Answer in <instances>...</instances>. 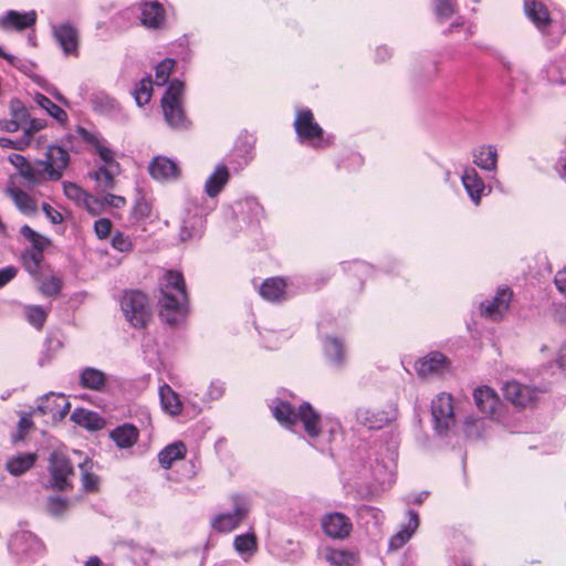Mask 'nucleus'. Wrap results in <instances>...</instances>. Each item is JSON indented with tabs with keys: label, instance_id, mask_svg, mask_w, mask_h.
Masks as SVG:
<instances>
[{
	"label": "nucleus",
	"instance_id": "1",
	"mask_svg": "<svg viewBox=\"0 0 566 566\" xmlns=\"http://www.w3.org/2000/svg\"><path fill=\"white\" fill-rule=\"evenodd\" d=\"M159 317L170 326L178 325L188 313V293L182 273L168 270L159 284Z\"/></svg>",
	"mask_w": 566,
	"mask_h": 566
},
{
	"label": "nucleus",
	"instance_id": "2",
	"mask_svg": "<svg viewBox=\"0 0 566 566\" xmlns=\"http://www.w3.org/2000/svg\"><path fill=\"white\" fill-rule=\"evenodd\" d=\"M120 310L126 321L134 328H146L153 313L149 298L146 293L139 290H126L119 301Z\"/></svg>",
	"mask_w": 566,
	"mask_h": 566
},
{
	"label": "nucleus",
	"instance_id": "3",
	"mask_svg": "<svg viewBox=\"0 0 566 566\" xmlns=\"http://www.w3.org/2000/svg\"><path fill=\"white\" fill-rule=\"evenodd\" d=\"M184 93V83L174 80L169 83L167 91L161 98V107L167 124L175 129H187L190 126L184 107L181 96Z\"/></svg>",
	"mask_w": 566,
	"mask_h": 566
},
{
	"label": "nucleus",
	"instance_id": "4",
	"mask_svg": "<svg viewBox=\"0 0 566 566\" xmlns=\"http://www.w3.org/2000/svg\"><path fill=\"white\" fill-rule=\"evenodd\" d=\"M48 471L50 481L48 489L66 492L74 488L72 479L75 475L74 467L67 455L53 451L49 458Z\"/></svg>",
	"mask_w": 566,
	"mask_h": 566
},
{
	"label": "nucleus",
	"instance_id": "5",
	"mask_svg": "<svg viewBox=\"0 0 566 566\" xmlns=\"http://www.w3.org/2000/svg\"><path fill=\"white\" fill-rule=\"evenodd\" d=\"M293 125L297 138L302 143H311L315 148H324L331 145L329 139L324 138V129L315 120L314 114L311 109H298Z\"/></svg>",
	"mask_w": 566,
	"mask_h": 566
},
{
	"label": "nucleus",
	"instance_id": "6",
	"mask_svg": "<svg viewBox=\"0 0 566 566\" xmlns=\"http://www.w3.org/2000/svg\"><path fill=\"white\" fill-rule=\"evenodd\" d=\"M70 164L69 153L60 146H49L45 153V159L36 161L38 166L43 169V175L48 176L49 180L57 181L62 178L64 170Z\"/></svg>",
	"mask_w": 566,
	"mask_h": 566
},
{
	"label": "nucleus",
	"instance_id": "7",
	"mask_svg": "<svg viewBox=\"0 0 566 566\" xmlns=\"http://www.w3.org/2000/svg\"><path fill=\"white\" fill-rule=\"evenodd\" d=\"M233 512L218 514L211 522V526L219 533H230L238 528L249 513L248 505L240 496H233Z\"/></svg>",
	"mask_w": 566,
	"mask_h": 566
},
{
	"label": "nucleus",
	"instance_id": "8",
	"mask_svg": "<svg viewBox=\"0 0 566 566\" xmlns=\"http://www.w3.org/2000/svg\"><path fill=\"white\" fill-rule=\"evenodd\" d=\"M504 398L518 408L534 407L538 399V390L516 380L505 382L502 388Z\"/></svg>",
	"mask_w": 566,
	"mask_h": 566
},
{
	"label": "nucleus",
	"instance_id": "9",
	"mask_svg": "<svg viewBox=\"0 0 566 566\" xmlns=\"http://www.w3.org/2000/svg\"><path fill=\"white\" fill-rule=\"evenodd\" d=\"M512 298V289L507 286L500 287L491 300L481 303V314L491 321H500L507 313Z\"/></svg>",
	"mask_w": 566,
	"mask_h": 566
},
{
	"label": "nucleus",
	"instance_id": "10",
	"mask_svg": "<svg viewBox=\"0 0 566 566\" xmlns=\"http://www.w3.org/2000/svg\"><path fill=\"white\" fill-rule=\"evenodd\" d=\"M431 413L434 428L440 433L447 432L454 424L452 397L449 394H440L431 403Z\"/></svg>",
	"mask_w": 566,
	"mask_h": 566
},
{
	"label": "nucleus",
	"instance_id": "11",
	"mask_svg": "<svg viewBox=\"0 0 566 566\" xmlns=\"http://www.w3.org/2000/svg\"><path fill=\"white\" fill-rule=\"evenodd\" d=\"M71 405L64 395L48 394L43 396L35 413L46 416L53 423L62 421L70 412Z\"/></svg>",
	"mask_w": 566,
	"mask_h": 566
},
{
	"label": "nucleus",
	"instance_id": "12",
	"mask_svg": "<svg viewBox=\"0 0 566 566\" xmlns=\"http://www.w3.org/2000/svg\"><path fill=\"white\" fill-rule=\"evenodd\" d=\"M321 526L324 534L334 539H346L353 531L350 518L339 512L325 514L321 520Z\"/></svg>",
	"mask_w": 566,
	"mask_h": 566
},
{
	"label": "nucleus",
	"instance_id": "13",
	"mask_svg": "<svg viewBox=\"0 0 566 566\" xmlns=\"http://www.w3.org/2000/svg\"><path fill=\"white\" fill-rule=\"evenodd\" d=\"M140 23L151 30H160L166 25V10L159 1H144L139 6Z\"/></svg>",
	"mask_w": 566,
	"mask_h": 566
},
{
	"label": "nucleus",
	"instance_id": "14",
	"mask_svg": "<svg viewBox=\"0 0 566 566\" xmlns=\"http://www.w3.org/2000/svg\"><path fill=\"white\" fill-rule=\"evenodd\" d=\"M297 422L303 424L304 431L311 439L322 434V417L310 402H302L297 407Z\"/></svg>",
	"mask_w": 566,
	"mask_h": 566
},
{
	"label": "nucleus",
	"instance_id": "15",
	"mask_svg": "<svg viewBox=\"0 0 566 566\" xmlns=\"http://www.w3.org/2000/svg\"><path fill=\"white\" fill-rule=\"evenodd\" d=\"M38 14L34 10L19 12L9 10L0 18V28L6 31H24L35 25Z\"/></svg>",
	"mask_w": 566,
	"mask_h": 566
},
{
	"label": "nucleus",
	"instance_id": "16",
	"mask_svg": "<svg viewBox=\"0 0 566 566\" xmlns=\"http://www.w3.org/2000/svg\"><path fill=\"white\" fill-rule=\"evenodd\" d=\"M53 35L66 55L78 56L80 36L77 30L70 23L53 28Z\"/></svg>",
	"mask_w": 566,
	"mask_h": 566
},
{
	"label": "nucleus",
	"instance_id": "17",
	"mask_svg": "<svg viewBox=\"0 0 566 566\" xmlns=\"http://www.w3.org/2000/svg\"><path fill=\"white\" fill-rule=\"evenodd\" d=\"M449 361L447 357L439 353L433 352L416 363V370L422 378L442 374L448 369Z\"/></svg>",
	"mask_w": 566,
	"mask_h": 566
},
{
	"label": "nucleus",
	"instance_id": "18",
	"mask_svg": "<svg viewBox=\"0 0 566 566\" xmlns=\"http://www.w3.org/2000/svg\"><path fill=\"white\" fill-rule=\"evenodd\" d=\"M473 398L482 413L491 417L495 415L500 406V397L494 389L489 386H481L474 390Z\"/></svg>",
	"mask_w": 566,
	"mask_h": 566
},
{
	"label": "nucleus",
	"instance_id": "19",
	"mask_svg": "<svg viewBox=\"0 0 566 566\" xmlns=\"http://www.w3.org/2000/svg\"><path fill=\"white\" fill-rule=\"evenodd\" d=\"M524 11L526 17L541 31L548 29L552 24L551 13L547 7L538 0H525Z\"/></svg>",
	"mask_w": 566,
	"mask_h": 566
},
{
	"label": "nucleus",
	"instance_id": "20",
	"mask_svg": "<svg viewBox=\"0 0 566 566\" xmlns=\"http://www.w3.org/2000/svg\"><path fill=\"white\" fill-rule=\"evenodd\" d=\"M462 185L471 200L479 205L485 189L483 179L474 168H465L461 177Z\"/></svg>",
	"mask_w": 566,
	"mask_h": 566
},
{
	"label": "nucleus",
	"instance_id": "21",
	"mask_svg": "<svg viewBox=\"0 0 566 566\" xmlns=\"http://www.w3.org/2000/svg\"><path fill=\"white\" fill-rule=\"evenodd\" d=\"M8 160L17 168L19 175L27 181L38 185L43 180V171L34 168L24 156L20 154H11L8 157Z\"/></svg>",
	"mask_w": 566,
	"mask_h": 566
},
{
	"label": "nucleus",
	"instance_id": "22",
	"mask_svg": "<svg viewBox=\"0 0 566 566\" xmlns=\"http://www.w3.org/2000/svg\"><path fill=\"white\" fill-rule=\"evenodd\" d=\"M109 437L118 448L128 449L137 443L139 431L134 424L124 423L113 429Z\"/></svg>",
	"mask_w": 566,
	"mask_h": 566
},
{
	"label": "nucleus",
	"instance_id": "23",
	"mask_svg": "<svg viewBox=\"0 0 566 566\" xmlns=\"http://www.w3.org/2000/svg\"><path fill=\"white\" fill-rule=\"evenodd\" d=\"M259 293L269 302H280L285 298L286 282L279 276L269 277L260 285Z\"/></svg>",
	"mask_w": 566,
	"mask_h": 566
},
{
	"label": "nucleus",
	"instance_id": "24",
	"mask_svg": "<svg viewBox=\"0 0 566 566\" xmlns=\"http://www.w3.org/2000/svg\"><path fill=\"white\" fill-rule=\"evenodd\" d=\"M357 420L364 427L370 430H379L386 427L389 418L384 410L360 408L356 413Z\"/></svg>",
	"mask_w": 566,
	"mask_h": 566
},
{
	"label": "nucleus",
	"instance_id": "25",
	"mask_svg": "<svg viewBox=\"0 0 566 566\" xmlns=\"http://www.w3.org/2000/svg\"><path fill=\"white\" fill-rule=\"evenodd\" d=\"M153 178L167 180L179 176V168L175 161L166 157H156L149 165Z\"/></svg>",
	"mask_w": 566,
	"mask_h": 566
},
{
	"label": "nucleus",
	"instance_id": "26",
	"mask_svg": "<svg viewBox=\"0 0 566 566\" xmlns=\"http://www.w3.org/2000/svg\"><path fill=\"white\" fill-rule=\"evenodd\" d=\"M229 169L224 165L216 167L214 171L208 177L205 184V192L208 197H217L229 182Z\"/></svg>",
	"mask_w": 566,
	"mask_h": 566
},
{
	"label": "nucleus",
	"instance_id": "27",
	"mask_svg": "<svg viewBox=\"0 0 566 566\" xmlns=\"http://www.w3.org/2000/svg\"><path fill=\"white\" fill-rule=\"evenodd\" d=\"M186 454V444L182 441H176L166 446L158 453V462L163 469L169 470L176 461L185 459Z\"/></svg>",
	"mask_w": 566,
	"mask_h": 566
},
{
	"label": "nucleus",
	"instance_id": "28",
	"mask_svg": "<svg viewBox=\"0 0 566 566\" xmlns=\"http://www.w3.org/2000/svg\"><path fill=\"white\" fill-rule=\"evenodd\" d=\"M409 516L410 518L408 524L401 531L390 537L388 543L389 552L400 549L411 538L412 534L417 530L419 525L418 514L413 511H410Z\"/></svg>",
	"mask_w": 566,
	"mask_h": 566
},
{
	"label": "nucleus",
	"instance_id": "29",
	"mask_svg": "<svg viewBox=\"0 0 566 566\" xmlns=\"http://www.w3.org/2000/svg\"><path fill=\"white\" fill-rule=\"evenodd\" d=\"M107 382L106 375L96 368L86 367L80 375V385L90 390L103 391Z\"/></svg>",
	"mask_w": 566,
	"mask_h": 566
},
{
	"label": "nucleus",
	"instance_id": "30",
	"mask_svg": "<svg viewBox=\"0 0 566 566\" xmlns=\"http://www.w3.org/2000/svg\"><path fill=\"white\" fill-rule=\"evenodd\" d=\"M233 548L245 562L249 560L258 552V537L254 532L237 535Z\"/></svg>",
	"mask_w": 566,
	"mask_h": 566
},
{
	"label": "nucleus",
	"instance_id": "31",
	"mask_svg": "<svg viewBox=\"0 0 566 566\" xmlns=\"http://www.w3.org/2000/svg\"><path fill=\"white\" fill-rule=\"evenodd\" d=\"M160 403L165 412L179 416L182 412V402L179 395L167 384L159 388Z\"/></svg>",
	"mask_w": 566,
	"mask_h": 566
},
{
	"label": "nucleus",
	"instance_id": "32",
	"mask_svg": "<svg viewBox=\"0 0 566 566\" xmlns=\"http://www.w3.org/2000/svg\"><path fill=\"white\" fill-rule=\"evenodd\" d=\"M272 413L276 421L287 429H292L297 423V409L287 401L279 400L272 408Z\"/></svg>",
	"mask_w": 566,
	"mask_h": 566
},
{
	"label": "nucleus",
	"instance_id": "33",
	"mask_svg": "<svg viewBox=\"0 0 566 566\" xmlns=\"http://www.w3.org/2000/svg\"><path fill=\"white\" fill-rule=\"evenodd\" d=\"M324 557L333 566H353L358 562V554L345 548L327 547Z\"/></svg>",
	"mask_w": 566,
	"mask_h": 566
},
{
	"label": "nucleus",
	"instance_id": "34",
	"mask_svg": "<svg viewBox=\"0 0 566 566\" xmlns=\"http://www.w3.org/2000/svg\"><path fill=\"white\" fill-rule=\"evenodd\" d=\"M36 458L35 453L18 454L7 461L6 469L10 474L19 476L34 467Z\"/></svg>",
	"mask_w": 566,
	"mask_h": 566
},
{
	"label": "nucleus",
	"instance_id": "35",
	"mask_svg": "<svg viewBox=\"0 0 566 566\" xmlns=\"http://www.w3.org/2000/svg\"><path fill=\"white\" fill-rule=\"evenodd\" d=\"M82 486L85 492L94 493L99 490V478L94 472V463L86 459L80 464Z\"/></svg>",
	"mask_w": 566,
	"mask_h": 566
},
{
	"label": "nucleus",
	"instance_id": "36",
	"mask_svg": "<svg viewBox=\"0 0 566 566\" xmlns=\"http://www.w3.org/2000/svg\"><path fill=\"white\" fill-rule=\"evenodd\" d=\"M50 307H43L41 305H25L23 307V313L27 322L36 331H42L50 314Z\"/></svg>",
	"mask_w": 566,
	"mask_h": 566
},
{
	"label": "nucleus",
	"instance_id": "37",
	"mask_svg": "<svg viewBox=\"0 0 566 566\" xmlns=\"http://www.w3.org/2000/svg\"><path fill=\"white\" fill-rule=\"evenodd\" d=\"M473 163L483 170L492 171L497 165V151L492 146H482L474 154Z\"/></svg>",
	"mask_w": 566,
	"mask_h": 566
},
{
	"label": "nucleus",
	"instance_id": "38",
	"mask_svg": "<svg viewBox=\"0 0 566 566\" xmlns=\"http://www.w3.org/2000/svg\"><path fill=\"white\" fill-rule=\"evenodd\" d=\"M36 105L48 112L50 116L56 119L60 124H65L69 119L66 112L53 103L48 96L36 93L34 96Z\"/></svg>",
	"mask_w": 566,
	"mask_h": 566
},
{
	"label": "nucleus",
	"instance_id": "39",
	"mask_svg": "<svg viewBox=\"0 0 566 566\" xmlns=\"http://www.w3.org/2000/svg\"><path fill=\"white\" fill-rule=\"evenodd\" d=\"M11 197L17 208L25 216H34L38 212V206L34 198L21 189H12Z\"/></svg>",
	"mask_w": 566,
	"mask_h": 566
},
{
	"label": "nucleus",
	"instance_id": "40",
	"mask_svg": "<svg viewBox=\"0 0 566 566\" xmlns=\"http://www.w3.org/2000/svg\"><path fill=\"white\" fill-rule=\"evenodd\" d=\"M118 170L119 169H116L115 167L102 166L92 175V178L97 181L101 190L106 192L115 188V175Z\"/></svg>",
	"mask_w": 566,
	"mask_h": 566
},
{
	"label": "nucleus",
	"instance_id": "41",
	"mask_svg": "<svg viewBox=\"0 0 566 566\" xmlns=\"http://www.w3.org/2000/svg\"><path fill=\"white\" fill-rule=\"evenodd\" d=\"M153 84L154 82L148 76L140 80L136 85V88L134 90V97L138 106H143L150 101L153 95Z\"/></svg>",
	"mask_w": 566,
	"mask_h": 566
},
{
	"label": "nucleus",
	"instance_id": "42",
	"mask_svg": "<svg viewBox=\"0 0 566 566\" xmlns=\"http://www.w3.org/2000/svg\"><path fill=\"white\" fill-rule=\"evenodd\" d=\"M45 249H28L24 251L22 259L25 269L30 273H36L44 259L43 252Z\"/></svg>",
	"mask_w": 566,
	"mask_h": 566
},
{
	"label": "nucleus",
	"instance_id": "43",
	"mask_svg": "<svg viewBox=\"0 0 566 566\" xmlns=\"http://www.w3.org/2000/svg\"><path fill=\"white\" fill-rule=\"evenodd\" d=\"M69 506L70 502L67 499L59 495H51L46 500L45 511L51 516L60 517L69 510Z\"/></svg>",
	"mask_w": 566,
	"mask_h": 566
},
{
	"label": "nucleus",
	"instance_id": "44",
	"mask_svg": "<svg viewBox=\"0 0 566 566\" xmlns=\"http://www.w3.org/2000/svg\"><path fill=\"white\" fill-rule=\"evenodd\" d=\"M153 212V205L149 202L145 197L138 198L132 210H130V218L135 220L136 222L143 221L145 219H148L151 216Z\"/></svg>",
	"mask_w": 566,
	"mask_h": 566
},
{
	"label": "nucleus",
	"instance_id": "45",
	"mask_svg": "<svg viewBox=\"0 0 566 566\" xmlns=\"http://www.w3.org/2000/svg\"><path fill=\"white\" fill-rule=\"evenodd\" d=\"M21 235L30 242V249H45L50 244V240L34 231L30 226L24 224L20 229Z\"/></svg>",
	"mask_w": 566,
	"mask_h": 566
},
{
	"label": "nucleus",
	"instance_id": "46",
	"mask_svg": "<svg viewBox=\"0 0 566 566\" xmlns=\"http://www.w3.org/2000/svg\"><path fill=\"white\" fill-rule=\"evenodd\" d=\"M10 117L21 124L23 127L28 123L30 114L24 104L19 98H12L9 102Z\"/></svg>",
	"mask_w": 566,
	"mask_h": 566
},
{
	"label": "nucleus",
	"instance_id": "47",
	"mask_svg": "<svg viewBox=\"0 0 566 566\" xmlns=\"http://www.w3.org/2000/svg\"><path fill=\"white\" fill-rule=\"evenodd\" d=\"M63 192L67 199L72 200L77 206H81L88 195L82 187L71 181L63 182Z\"/></svg>",
	"mask_w": 566,
	"mask_h": 566
},
{
	"label": "nucleus",
	"instance_id": "48",
	"mask_svg": "<svg viewBox=\"0 0 566 566\" xmlns=\"http://www.w3.org/2000/svg\"><path fill=\"white\" fill-rule=\"evenodd\" d=\"M175 67V60L165 59L156 66V74L154 83L158 86L165 85L168 82L170 73Z\"/></svg>",
	"mask_w": 566,
	"mask_h": 566
},
{
	"label": "nucleus",
	"instance_id": "49",
	"mask_svg": "<svg viewBox=\"0 0 566 566\" xmlns=\"http://www.w3.org/2000/svg\"><path fill=\"white\" fill-rule=\"evenodd\" d=\"M326 354L336 363H343L345 359L343 343L336 337H328L326 340Z\"/></svg>",
	"mask_w": 566,
	"mask_h": 566
},
{
	"label": "nucleus",
	"instance_id": "50",
	"mask_svg": "<svg viewBox=\"0 0 566 566\" xmlns=\"http://www.w3.org/2000/svg\"><path fill=\"white\" fill-rule=\"evenodd\" d=\"M63 282L57 276H50L42 281L40 292L45 296H56L62 290Z\"/></svg>",
	"mask_w": 566,
	"mask_h": 566
},
{
	"label": "nucleus",
	"instance_id": "51",
	"mask_svg": "<svg viewBox=\"0 0 566 566\" xmlns=\"http://www.w3.org/2000/svg\"><path fill=\"white\" fill-rule=\"evenodd\" d=\"M71 419L78 423L80 426H83L85 428L94 429L96 426L93 423V421H97V417L95 412L85 410V409H76L72 416Z\"/></svg>",
	"mask_w": 566,
	"mask_h": 566
},
{
	"label": "nucleus",
	"instance_id": "52",
	"mask_svg": "<svg viewBox=\"0 0 566 566\" xmlns=\"http://www.w3.org/2000/svg\"><path fill=\"white\" fill-rule=\"evenodd\" d=\"M112 247L119 252L129 253L134 250V242L129 235L116 231L112 238Z\"/></svg>",
	"mask_w": 566,
	"mask_h": 566
},
{
	"label": "nucleus",
	"instance_id": "53",
	"mask_svg": "<svg viewBox=\"0 0 566 566\" xmlns=\"http://www.w3.org/2000/svg\"><path fill=\"white\" fill-rule=\"evenodd\" d=\"M46 127V120L40 118H30L23 127L22 136L28 139L29 146L31 145L33 135Z\"/></svg>",
	"mask_w": 566,
	"mask_h": 566
},
{
	"label": "nucleus",
	"instance_id": "54",
	"mask_svg": "<svg viewBox=\"0 0 566 566\" xmlns=\"http://www.w3.org/2000/svg\"><path fill=\"white\" fill-rule=\"evenodd\" d=\"M96 153L99 158L103 160L104 166L115 167L119 169V164L115 160L114 151L106 147L102 142L95 147Z\"/></svg>",
	"mask_w": 566,
	"mask_h": 566
},
{
	"label": "nucleus",
	"instance_id": "55",
	"mask_svg": "<svg viewBox=\"0 0 566 566\" xmlns=\"http://www.w3.org/2000/svg\"><path fill=\"white\" fill-rule=\"evenodd\" d=\"M80 207H83L92 216H98L103 211L104 200L88 193Z\"/></svg>",
	"mask_w": 566,
	"mask_h": 566
},
{
	"label": "nucleus",
	"instance_id": "56",
	"mask_svg": "<svg viewBox=\"0 0 566 566\" xmlns=\"http://www.w3.org/2000/svg\"><path fill=\"white\" fill-rule=\"evenodd\" d=\"M454 0H437L436 13L440 19H449L455 11Z\"/></svg>",
	"mask_w": 566,
	"mask_h": 566
},
{
	"label": "nucleus",
	"instance_id": "57",
	"mask_svg": "<svg viewBox=\"0 0 566 566\" xmlns=\"http://www.w3.org/2000/svg\"><path fill=\"white\" fill-rule=\"evenodd\" d=\"M112 221L107 218H99L94 222V231L98 239H106L112 232Z\"/></svg>",
	"mask_w": 566,
	"mask_h": 566
},
{
	"label": "nucleus",
	"instance_id": "58",
	"mask_svg": "<svg viewBox=\"0 0 566 566\" xmlns=\"http://www.w3.org/2000/svg\"><path fill=\"white\" fill-rule=\"evenodd\" d=\"M0 147L3 149L24 150L29 147V144L28 139L23 136L14 140L7 137H0Z\"/></svg>",
	"mask_w": 566,
	"mask_h": 566
},
{
	"label": "nucleus",
	"instance_id": "59",
	"mask_svg": "<svg viewBox=\"0 0 566 566\" xmlns=\"http://www.w3.org/2000/svg\"><path fill=\"white\" fill-rule=\"evenodd\" d=\"M103 200H104V206H109L115 209L124 208L127 203V200L125 197L108 193V192L103 196Z\"/></svg>",
	"mask_w": 566,
	"mask_h": 566
},
{
	"label": "nucleus",
	"instance_id": "60",
	"mask_svg": "<svg viewBox=\"0 0 566 566\" xmlns=\"http://www.w3.org/2000/svg\"><path fill=\"white\" fill-rule=\"evenodd\" d=\"M42 211L53 224H60L64 220L62 213L46 202L42 203Z\"/></svg>",
	"mask_w": 566,
	"mask_h": 566
},
{
	"label": "nucleus",
	"instance_id": "61",
	"mask_svg": "<svg viewBox=\"0 0 566 566\" xmlns=\"http://www.w3.org/2000/svg\"><path fill=\"white\" fill-rule=\"evenodd\" d=\"M18 270L13 265L0 270V289L15 277Z\"/></svg>",
	"mask_w": 566,
	"mask_h": 566
},
{
	"label": "nucleus",
	"instance_id": "62",
	"mask_svg": "<svg viewBox=\"0 0 566 566\" xmlns=\"http://www.w3.org/2000/svg\"><path fill=\"white\" fill-rule=\"evenodd\" d=\"M23 129V126L15 122L14 119L10 118H3L0 120V129L7 133H15L19 129Z\"/></svg>",
	"mask_w": 566,
	"mask_h": 566
},
{
	"label": "nucleus",
	"instance_id": "63",
	"mask_svg": "<svg viewBox=\"0 0 566 566\" xmlns=\"http://www.w3.org/2000/svg\"><path fill=\"white\" fill-rule=\"evenodd\" d=\"M557 290L566 295V269L558 271L554 279Z\"/></svg>",
	"mask_w": 566,
	"mask_h": 566
},
{
	"label": "nucleus",
	"instance_id": "64",
	"mask_svg": "<svg viewBox=\"0 0 566 566\" xmlns=\"http://www.w3.org/2000/svg\"><path fill=\"white\" fill-rule=\"evenodd\" d=\"M78 134L87 144L94 146V148L101 143L96 135L86 130L85 128H80Z\"/></svg>",
	"mask_w": 566,
	"mask_h": 566
}]
</instances>
